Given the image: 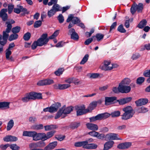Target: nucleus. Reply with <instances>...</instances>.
I'll use <instances>...</instances> for the list:
<instances>
[{"mask_svg": "<svg viewBox=\"0 0 150 150\" xmlns=\"http://www.w3.org/2000/svg\"><path fill=\"white\" fill-rule=\"evenodd\" d=\"M58 0H50V1L48 3V4L49 6H51L53 4H57Z\"/></svg>", "mask_w": 150, "mask_h": 150, "instance_id": "64", "label": "nucleus"}, {"mask_svg": "<svg viewBox=\"0 0 150 150\" xmlns=\"http://www.w3.org/2000/svg\"><path fill=\"white\" fill-rule=\"evenodd\" d=\"M104 35L101 33H98L96 34V37L97 38V40L98 41H99L103 38Z\"/></svg>", "mask_w": 150, "mask_h": 150, "instance_id": "52", "label": "nucleus"}, {"mask_svg": "<svg viewBox=\"0 0 150 150\" xmlns=\"http://www.w3.org/2000/svg\"><path fill=\"white\" fill-rule=\"evenodd\" d=\"M88 143L87 141H83L76 142L75 143L74 145L76 147H81L82 146L84 148H86V145Z\"/></svg>", "mask_w": 150, "mask_h": 150, "instance_id": "24", "label": "nucleus"}, {"mask_svg": "<svg viewBox=\"0 0 150 150\" xmlns=\"http://www.w3.org/2000/svg\"><path fill=\"white\" fill-rule=\"evenodd\" d=\"M59 33L58 30L56 31L51 36L49 37V39H54V38L57 36L59 34Z\"/></svg>", "mask_w": 150, "mask_h": 150, "instance_id": "59", "label": "nucleus"}, {"mask_svg": "<svg viewBox=\"0 0 150 150\" xmlns=\"http://www.w3.org/2000/svg\"><path fill=\"white\" fill-rule=\"evenodd\" d=\"M61 106L60 103H58L52 105L50 107V113H52L56 112Z\"/></svg>", "mask_w": 150, "mask_h": 150, "instance_id": "14", "label": "nucleus"}, {"mask_svg": "<svg viewBox=\"0 0 150 150\" xmlns=\"http://www.w3.org/2000/svg\"><path fill=\"white\" fill-rule=\"evenodd\" d=\"M143 75L146 77H149L147 81L148 83H150V70H147L145 71L143 73Z\"/></svg>", "mask_w": 150, "mask_h": 150, "instance_id": "32", "label": "nucleus"}, {"mask_svg": "<svg viewBox=\"0 0 150 150\" xmlns=\"http://www.w3.org/2000/svg\"><path fill=\"white\" fill-rule=\"evenodd\" d=\"M21 29V27L18 26H17L11 28V30L12 32L14 34H16L19 33Z\"/></svg>", "mask_w": 150, "mask_h": 150, "instance_id": "36", "label": "nucleus"}, {"mask_svg": "<svg viewBox=\"0 0 150 150\" xmlns=\"http://www.w3.org/2000/svg\"><path fill=\"white\" fill-rule=\"evenodd\" d=\"M136 10L138 12H141L143 8V5L142 3H140L138 5H135Z\"/></svg>", "mask_w": 150, "mask_h": 150, "instance_id": "33", "label": "nucleus"}, {"mask_svg": "<svg viewBox=\"0 0 150 150\" xmlns=\"http://www.w3.org/2000/svg\"><path fill=\"white\" fill-rule=\"evenodd\" d=\"M38 46H39V44L38 41H35L32 45L31 48L33 50H34Z\"/></svg>", "mask_w": 150, "mask_h": 150, "instance_id": "58", "label": "nucleus"}, {"mask_svg": "<svg viewBox=\"0 0 150 150\" xmlns=\"http://www.w3.org/2000/svg\"><path fill=\"white\" fill-rule=\"evenodd\" d=\"M148 100L146 98H141L135 101L137 106H141L146 104L148 102Z\"/></svg>", "mask_w": 150, "mask_h": 150, "instance_id": "13", "label": "nucleus"}, {"mask_svg": "<svg viewBox=\"0 0 150 150\" xmlns=\"http://www.w3.org/2000/svg\"><path fill=\"white\" fill-rule=\"evenodd\" d=\"M119 88L120 92L122 93H127L131 91V88L130 86L127 85L119 84Z\"/></svg>", "mask_w": 150, "mask_h": 150, "instance_id": "8", "label": "nucleus"}, {"mask_svg": "<svg viewBox=\"0 0 150 150\" xmlns=\"http://www.w3.org/2000/svg\"><path fill=\"white\" fill-rule=\"evenodd\" d=\"M74 17V15L73 14H70L68 16L67 20V22L69 23L71 21H72Z\"/></svg>", "mask_w": 150, "mask_h": 150, "instance_id": "62", "label": "nucleus"}, {"mask_svg": "<svg viewBox=\"0 0 150 150\" xmlns=\"http://www.w3.org/2000/svg\"><path fill=\"white\" fill-rule=\"evenodd\" d=\"M52 8L56 12L61 11L62 10V8L59 4H53Z\"/></svg>", "mask_w": 150, "mask_h": 150, "instance_id": "28", "label": "nucleus"}, {"mask_svg": "<svg viewBox=\"0 0 150 150\" xmlns=\"http://www.w3.org/2000/svg\"><path fill=\"white\" fill-rule=\"evenodd\" d=\"M9 147L12 150H18L20 149V147L16 144H13L10 145Z\"/></svg>", "mask_w": 150, "mask_h": 150, "instance_id": "44", "label": "nucleus"}, {"mask_svg": "<svg viewBox=\"0 0 150 150\" xmlns=\"http://www.w3.org/2000/svg\"><path fill=\"white\" fill-rule=\"evenodd\" d=\"M72 107L70 106L65 108V106H64L60 109L57 112L56 116L54 117V119H57L59 118L61 115L62 118L66 116L62 115V114L66 115L69 113L73 110Z\"/></svg>", "mask_w": 150, "mask_h": 150, "instance_id": "3", "label": "nucleus"}, {"mask_svg": "<svg viewBox=\"0 0 150 150\" xmlns=\"http://www.w3.org/2000/svg\"><path fill=\"white\" fill-rule=\"evenodd\" d=\"M63 71L64 69H59L57 71L54 72V73L56 75L59 76L62 74Z\"/></svg>", "mask_w": 150, "mask_h": 150, "instance_id": "57", "label": "nucleus"}, {"mask_svg": "<svg viewBox=\"0 0 150 150\" xmlns=\"http://www.w3.org/2000/svg\"><path fill=\"white\" fill-rule=\"evenodd\" d=\"M117 98L115 96L110 97H106L105 98V105H109L112 103Z\"/></svg>", "mask_w": 150, "mask_h": 150, "instance_id": "15", "label": "nucleus"}, {"mask_svg": "<svg viewBox=\"0 0 150 150\" xmlns=\"http://www.w3.org/2000/svg\"><path fill=\"white\" fill-rule=\"evenodd\" d=\"M45 144L43 142H39L36 143H31L29 145V147L31 150H42L41 149H36L38 147H41L45 146Z\"/></svg>", "mask_w": 150, "mask_h": 150, "instance_id": "7", "label": "nucleus"}, {"mask_svg": "<svg viewBox=\"0 0 150 150\" xmlns=\"http://www.w3.org/2000/svg\"><path fill=\"white\" fill-rule=\"evenodd\" d=\"M7 11V9L6 8L2 9L0 11V17L4 21H6L8 19V15L6 13Z\"/></svg>", "mask_w": 150, "mask_h": 150, "instance_id": "12", "label": "nucleus"}, {"mask_svg": "<svg viewBox=\"0 0 150 150\" xmlns=\"http://www.w3.org/2000/svg\"><path fill=\"white\" fill-rule=\"evenodd\" d=\"M116 134L110 133L107 134L106 137L109 140H122L121 139L118 138Z\"/></svg>", "mask_w": 150, "mask_h": 150, "instance_id": "19", "label": "nucleus"}, {"mask_svg": "<svg viewBox=\"0 0 150 150\" xmlns=\"http://www.w3.org/2000/svg\"><path fill=\"white\" fill-rule=\"evenodd\" d=\"M54 83L53 80L52 79H47L39 81L37 83L38 86H44L50 85Z\"/></svg>", "mask_w": 150, "mask_h": 150, "instance_id": "10", "label": "nucleus"}, {"mask_svg": "<svg viewBox=\"0 0 150 150\" xmlns=\"http://www.w3.org/2000/svg\"><path fill=\"white\" fill-rule=\"evenodd\" d=\"M57 18L59 21V22L60 23H63L64 21V17L61 14H59V15Z\"/></svg>", "mask_w": 150, "mask_h": 150, "instance_id": "53", "label": "nucleus"}, {"mask_svg": "<svg viewBox=\"0 0 150 150\" xmlns=\"http://www.w3.org/2000/svg\"><path fill=\"white\" fill-rule=\"evenodd\" d=\"M12 53H11L10 54H8L7 53H6V59L8 60H10L11 61H13V59L12 57H10V56L11 54Z\"/></svg>", "mask_w": 150, "mask_h": 150, "instance_id": "61", "label": "nucleus"}, {"mask_svg": "<svg viewBox=\"0 0 150 150\" xmlns=\"http://www.w3.org/2000/svg\"><path fill=\"white\" fill-rule=\"evenodd\" d=\"M122 110L124 112L121 115V119L123 120H127L131 118L135 113L133 108L131 106L125 107Z\"/></svg>", "mask_w": 150, "mask_h": 150, "instance_id": "1", "label": "nucleus"}, {"mask_svg": "<svg viewBox=\"0 0 150 150\" xmlns=\"http://www.w3.org/2000/svg\"><path fill=\"white\" fill-rule=\"evenodd\" d=\"M4 141L6 142H14L18 140V138L15 136L11 135H8L4 138Z\"/></svg>", "mask_w": 150, "mask_h": 150, "instance_id": "20", "label": "nucleus"}, {"mask_svg": "<svg viewBox=\"0 0 150 150\" xmlns=\"http://www.w3.org/2000/svg\"><path fill=\"white\" fill-rule=\"evenodd\" d=\"M145 80V78L143 77L138 78L136 81V83L137 84L141 85Z\"/></svg>", "mask_w": 150, "mask_h": 150, "instance_id": "37", "label": "nucleus"}, {"mask_svg": "<svg viewBox=\"0 0 150 150\" xmlns=\"http://www.w3.org/2000/svg\"><path fill=\"white\" fill-rule=\"evenodd\" d=\"M71 35V38L72 39L76 40H77L79 39V35L76 32L72 34Z\"/></svg>", "mask_w": 150, "mask_h": 150, "instance_id": "47", "label": "nucleus"}, {"mask_svg": "<svg viewBox=\"0 0 150 150\" xmlns=\"http://www.w3.org/2000/svg\"><path fill=\"white\" fill-rule=\"evenodd\" d=\"M97 145L94 144H88L86 145V148L88 149H95L97 147Z\"/></svg>", "mask_w": 150, "mask_h": 150, "instance_id": "30", "label": "nucleus"}, {"mask_svg": "<svg viewBox=\"0 0 150 150\" xmlns=\"http://www.w3.org/2000/svg\"><path fill=\"white\" fill-rule=\"evenodd\" d=\"M7 42V40L2 37L1 35H0V44L4 46Z\"/></svg>", "mask_w": 150, "mask_h": 150, "instance_id": "45", "label": "nucleus"}, {"mask_svg": "<svg viewBox=\"0 0 150 150\" xmlns=\"http://www.w3.org/2000/svg\"><path fill=\"white\" fill-rule=\"evenodd\" d=\"M10 103L6 102H0V108L6 109L9 108Z\"/></svg>", "mask_w": 150, "mask_h": 150, "instance_id": "22", "label": "nucleus"}, {"mask_svg": "<svg viewBox=\"0 0 150 150\" xmlns=\"http://www.w3.org/2000/svg\"><path fill=\"white\" fill-rule=\"evenodd\" d=\"M6 24H7L6 26L7 28L5 31H3V36L2 37L7 40L9 36L8 33L11 30L12 25L9 22H6Z\"/></svg>", "mask_w": 150, "mask_h": 150, "instance_id": "6", "label": "nucleus"}, {"mask_svg": "<svg viewBox=\"0 0 150 150\" xmlns=\"http://www.w3.org/2000/svg\"><path fill=\"white\" fill-rule=\"evenodd\" d=\"M15 46V45L13 42L11 43L9 45L8 48L5 51L6 53H7L9 54L12 53L11 50Z\"/></svg>", "mask_w": 150, "mask_h": 150, "instance_id": "29", "label": "nucleus"}, {"mask_svg": "<svg viewBox=\"0 0 150 150\" xmlns=\"http://www.w3.org/2000/svg\"><path fill=\"white\" fill-rule=\"evenodd\" d=\"M110 115L107 113H105L98 114L95 116H93L89 118L90 122H94L97 120H101L105 119Z\"/></svg>", "mask_w": 150, "mask_h": 150, "instance_id": "4", "label": "nucleus"}, {"mask_svg": "<svg viewBox=\"0 0 150 150\" xmlns=\"http://www.w3.org/2000/svg\"><path fill=\"white\" fill-rule=\"evenodd\" d=\"M18 37V34H12L9 36L8 40L10 41H11L16 39Z\"/></svg>", "mask_w": 150, "mask_h": 150, "instance_id": "38", "label": "nucleus"}, {"mask_svg": "<svg viewBox=\"0 0 150 150\" xmlns=\"http://www.w3.org/2000/svg\"><path fill=\"white\" fill-rule=\"evenodd\" d=\"M31 35L30 33L28 32L24 35L23 38L25 41H28L30 38Z\"/></svg>", "mask_w": 150, "mask_h": 150, "instance_id": "40", "label": "nucleus"}, {"mask_svg": "<svg viewBox=\"0 0 150 150\" xmlns=\"http://www.w3.org/2000/svg\"><path fill=\"white\" fill-rule=\"evenodd\" d=\"M104 64L103 68L105 70H107V69L110 67L111 66L110 64V62L109 61H104Z\"/></svg>", "mask_w": 150, "mask_h": 150, "instance_id": "31", "label": "nucleus"}, {"mask_svg": "<svg viewBox=\"0 0 150 150\" xmlns=\"http://www.w3.org/2000/svg\"><path fill=\"white\" fill-rule=\"evenodd\" d=\"M14 8V5H13L9 4L8 8V13L9 14L11 13Z\"/></svg>", "mask_w": 150, "mask_h": 150, "instance_id": "54", "label": "nucleus"}, {"mask_svg": "<svg viewBox=\"0 0 150 150\" xmlns=\"http://www.w3.org/2000/svg\"><path fill=\"white\" fill-rule=\"evenodd\" d=\"M57 142L56 141L50 143L45 148L46 150L53 149L57 145Z\"/></svg>", "mask_w": 150, "mask_h": 150, "instance_id": "23", "label": "nucleus"}, {"mask_svg": "<svg viewBox=\"0 0 150 150\" xmlns=\"http://www.w3.org/2000/svg\"><path fill=\"white\" fill-rule=\"evenodd\" d=\"M88 134L91 136L96 137L98 135V133L96 132L95 131H93L89 132Z\"/></svg>", "mask_w": 150, "mask_h": 150, "instance_id": "56", "label": "nucleus"}, {"mask_svg": "<svg viewBox=\"0 0 150 150\" xmlns=\"http://www.w3.org/2000/svg\"><path fill=\"white\" fill-rule=\"evenodd\" d=\"M14 125V121L13 120H11L8 122L6 127L7 131L10 130L13 127Z\"/></svg>", "mask_w": 150, "mask_h": 150, "instance_id": "34", "label": "nucleus"}, {"mask_svg": "<svg viewBox=\"0 0 150 150\" xmlns=\"http://www.w3.org/2000/svg\"><path fill=\"white\" fill-rule=\"evenodd\" d=\"M33 139L35 141H38L40 139L44 140L43 133H37L35 132V133Z\"/></svg>", "mask_w": 150, "mask_h": 150, "instance_id": "21", "label": "nucleus"}, {"mask_svg": "<svg viewBox=\"0 0 150 150\" xmlns=\"http://www.w3.org/2000/svg\"><path fill=\"white\" fill-rule=\"evenodd\" d=\"M47 34L44 33L42 35L40 38L38 40L39 46H42L46 45L49 40V38H47Z\"/></svg>", "mask_w": 150, "mask_h": 150, "instance_id": "5", "label": "nucleus"}, {"mask_svg": "<svg viewBox=\"0 0 150 150\" xmlns=\"http://www.w3.org/2000/svg\"><path fill=\"white\" fill-rule=\"evenodd\" d=\"M120 114V112L119 111H116L112 112L110 115L112 117H117L119 116Z\"/></svg>", "mask_w": 150, "mask_h": 150, "instance_id": "43", "label": "nucleus"}, {"mask_svg": "<svg viewBox=\"0 0 150 150\" xmlns=\"http://www.w3.org/2000/svg\"><path fill=\"white\" fill-rule=\"evenodd\" d=\"M114 142L113 141H110L106 142L104 145L103 150H108L110 149L113 146Z\"/></svg>", "mask_w": 150, "mask_h": 150, "instance_id": "17", "label": "nucleus"}, {"mask_svg": "<svg viewBox=\"0 0 150 150\" xmlns=\"http://www.w3.org/2000/svg\"><path fill=\"white\" fill-rule=\"evenodd\" d=\"M147 21L146 19H143L137 25V27L139 28L142 29L146 25Z\"/></svg>", "mask_w": 150, "mask_h": 150, "instance_id": "27", "label": "nucleus"}, {"mask_svg": "<svg viewBox=\"0 0 150 150\" xmlns=\"http://www.w3.org/2000/svg\"><path fill=\"white\" fill-rule=\"evenodd\" d=\"M13 11L17 14H19L21 12H23L24 14L29 13V12L26 8H23L22 6L19 5H17V8H14Z\"/></svg>", "mask_w": 150, "mask_h": 150, "instance_id": "9", "label": "nucleus"}, {"mask_svg": "<svg viewBox=\"0 0 150 150\" xmlns=\"http://www.w3.org/2000/svg\"><path fill=\"white\" fill-rule=\"evenodd\" d=\"M117 30L121 33H125L126 32V30L123 28V25L121 24L118 27Z\"/></svg>", "mask_w": 150, "mask_h": 150, "instance_id": "51", "label": "nucleus"}, {"mask_svg": "<svg viewBox=\"0 0 150 150\" xmlns=\"http://www.w3.org/2000/svg\"><path fill=\"white\" fill-rule=\"evenodd\" d=\"M80 123L77 122H74L72 123L70 125V127L71 128L73 129H75L76 128H77L79 126H80Z\"/></svg>", "mask_w": 150, "mask_h": 150, "instance_id": "46", "label": "nucleus"}, {"mask_svg": "<svg viewBox=\"0 0 150 150\" xmlns=\"http://www.w3.org/2000/svg\"><path fill=\"white\" fill-rule=\"evenodd\" d=\"M132 143L130 142H125L119 144L117 147L119 149H126L131 146Z\"/></svg>", "mask_w": 150, "mask_h": 150, "instance_id": "11", "label": "nucleus"}, {"mask_svg": "<svg viewBox=\"0 0 150 150\" xmlns=\"http://www.w3.org/2000/svg\"><path fill=\"white\" fill-rule=\"evenodd\" d=\"M89 57V55L88 54H86L82 59L80 63L81 64H84L88 60Z\"/></svg>", "mask_w": 150, "mask_h": 150, "instance_id": "42", "label": "nucleus"}, {"mask_svg": "<svg viewBox=\"0 0 150 150\" xmlns=\"http://www.w3.org/2000/svg\"><path fill=\"white\" fill-rule=\"evenodd\" d=\"M56 13V12H55L52 8L50 10L48 11L47 12V15L50 18L54 15Z\"/></svg>", "mask_w": 150, "mask_h": 150, "instance_id": "49", "label": "nucleus"}, {"mask_svg": "<svg viewBox=\"0 0 150 150\" xmlns=\"http://www.w3.org/2000/svg\"><path fill=\"white\" fill-rule=\"evenodd\" d=\"M80 21L77 17H74L72 21V22L74 24H76L80 23Z\"/></svg>", "mask_w": 150, "mask_h": 150, "instance_id": "55", "label": "nucleus"}, {"mask_svg": "<svg viewBox=\"0 0 150 150\" xmlns=\"http://www.w3.org/2000/svg\"><path fill=\"white\" fill-rule=\"evenodd\" d=\"M55 132V131L54 130L47 132L46 134L43 133L44 141L52 137L54 135Z\"/></svg>", "mask_w": 150, "mask_h": 150, "instance_id": "18", "label": "nucleus"}, {"mask_svg": "<svg viewBox=\"0 0 150 150\" xmlns=\"http://www.w3.org/2000/svg\"><path fill=\"white\" fill-rule=\"evenodd\" d=\"M94 36H93L92 38H90L86 40L84 42V44L85 45H88L92 42L93 40V38Z\"/></svg>", "mask_w": 150, "mask_h": 150, "instance_id": "60", "label": "nucleus"}, {"mask_svg": "<svg viewBox=\"0 0 150 150\" xmlns=\"http://www.w3.org/2000/svg\"><path fill=\"white\" fill-rule=\"evenodd\" d=\"M97 105V102L96 101H94L91 103L88 106L87 110L88 111H90L93 110Z\"/></svg>", "mask_w": 150, "mask_h": 150, "instance_id": "25", "label": "nucleus"}, {"mask_svg": "<svg viewBox=\"0 0 150 150\" xmlns=\"http://www.w3.org/2000/svg\"><path fill=\"white\" fill-rule=\"evenodd\" d=\"M42 98L41 93L35 92H31L29 93L26 94L25 96L21 98V100L23 102L26 103L31 100L40 99Z\"/></svg>", "mask_w": 150, "mask_h": 150, "instance_id": "2", "label": "nucleus"}, {"mask_svg": "<svg viewBox=\"0 0 150 150\" xmlns=\"http://www.w3.org/2000/svg\"><path fill=\"white\" fill-rule=\"evenodd\" d=\"M88 112V110H84L82 109H79L77 111V115L78 116L81 115Z\"/></svg>", "mask_w": 150, "mask_h": 150, "instance_id": "35", "label": "nucleus"}, {"mask_svg": "<svg viewBox=\"0 0 150 150\" xmlns=\"http://www.w3.org/2000/svg\"><path fill=\"white\" fill-rule=\"evenodd\" d=\"M112 91L115 93H117L120 92L119 88V86L118 88L116 87H113L112 88Z\"/></svg>", "mask_w": 150, "mask_h": 150, "instance_id": "63", "label": "nucleus"}, {"mask_svg": "<svg viewBox=\"0 0 150 150\" xmlns=\"http://www.w3.org/2000/svg\"><path fill=\"white\" fill-rule=\"evenodd\" d=\"M32 128L35 130H39L43 128V126L42 124L35 125L32 126Z\"/></svg>", "mask_w": 150, "mask_h": 150, "instance_id": "39", "label": "nucleus"}, {"mask_svg": "<svg viewBox=\"0 0 150 150\" xmlns=\"http://www.w3.org/2000/svg\"><path fill=\"white\" fill-rule=\"evenodd\" d=\"M131 82L130 79L128 78H125L123 79L119 83V85H128Z\"/></svg>", "mask_w": 150, "mask_h": 150, "instance_id": "26", "label": "nucleus"}, {"mask_svg": "<svg viewBox=\"0 0 150 150\" xmlns=\"http://www.w3.org/2000/svg\"><path fill=\"white\" fill-rule=\"evenodd\" d=\"M86 125L88 129L91 130L97 131L98 129V125L94 124L88 123L86 124Z\"/></svg>", "mask_w": 150, "mask_h": 150, "instance_id": "16", "label": "nucleus"}, {"mask_svg": "<svg viewBox=\"0 0 150 150\" xmlns=\"http://www.w3.org/2000/svg\"><path fill=\"white\" fill-rule=\"evenodd\" d=\"M70 84H59V90H63L67 88L70 86Z\"/></svg>", "mask_w": 150, "mask_h": 150, "instance_id": "41", "label": "nucleus"}, {"mask_svg": "<svg viewBox=\"0 0 150 150\" xmlns=\"http://www.w3.org/2000/svg\"><path fill=\"white\" fill-rule=\"evenodd\" d=\"M42 24V21L39 20L35 21L34 25V27L35 28H38L40 27Z\"/></svg>", "mask_w": 150, "mask_h": 150, "instance_id": "50", "label": "nucleus"}, {"mask_svg": "<svg viewBox=\"0 0 150 150\" xmlns=\"http://www.w3.org/2000/svg\"><path fill=\"white\" fill-rule=\"evenodd\" d=\"M29 122L32 123H34L36 122L37 121V118L34 116H30L29 118Z\"/></svg>", "mask_w": 150, "mask_h": 150, "instance_id": "48", "label": "nucleus"}]
</instances>
